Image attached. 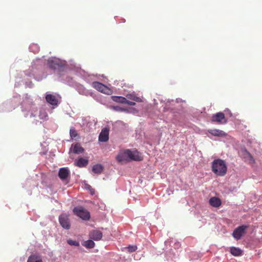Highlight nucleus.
Instances as JSON below:
<instances>
[{"mask_svg": "<svg viewBox=\"0 0 262 262\" xmlns=\"http://www.w3.org/2000/svg\"><path fill=\"white\" fill-rule=\"evenodd\" d=\"M211 170L217 176L223 177L227 171V166L224 160L221 159H215L212 162Z\"/></svg>", "mask_w": 262, "mask_h": 262, "instance_id": "f257e3e1", "label": "nucleus"}, {"mask_svg": "<svg viewBox=\"0 0 262 262\" xmlns=\"http://www.w3.org/2000/svg\"><path fill=\"white\" fill-rule=\"evenodd\" d=\"M73 212L75 214L83 220L87 221L90 218V212L82 207H75L73 209Z\"/></svg>", "mask_w": 262, "mask_h": 262, "instance_id": "f03ea898", "label": "nucleus"}, {"mask_svg": "<svg viewBox=\"0 0 262 262\" xmlns=\"http://www.w3.org/2000/svg\"><path fill=\"white\" fill-rule=\"evenodd\" d=\"M92 85L94 89L102 93L108 95H112L113 93V91L111 89L99 82H93Z\"/></svg>", "mask_w": 262, "mask_h": 262, "instance_id": "7ed1b4c3", "label": "nucleus"}, {"mask_svg": "<svg viewBox=\"0 0 262 262\" xmlns=\"http://www.w3.org/2000/svg\"><path fill=\"white\" fill-rule=\"evenodd\" d=\"M59 222L60 225L63 228L68 230L71 227V224L69 217V215L66 213H62L59 216Z\"/></svg>", "mask_w": 262, "mask_h": 262, "instance_id": "20e7f679", "label": "nucleus"}, {"mask_svg": "<svg viewBox=\"0 0 262 262\" xmlns=\"http://www.w3.org/2000/svg\"><path fill=\"white\" fill-rule=\"evenodd\" d=\"M248 228V226L242 225L236 228L232 233V236L236 240H239L242 236L245 233L246 230Z\"/></svg>", "mask_w": 262, "mask_h": 262, "instance_id": "39448f33", "label": "nucleus"}, {"mask_svg": "<svg viewBox=\"0 0 262 262\" xmlns=\"http://www.w3.org/2000/svg\"><path fill=\"white\" fill-rule=\"evenodd\" d=\"M128 151V156L129 158V161L134 160V161H141L142 160V157L141 156V154L138 151L134 150H131L129 149H127Z\"/></svg>", "mask_w": 262, "mask_h": 262, "instance_id": "423d86ee", "label": "nucleus"}, {"mask_svg": "<svg viewBox=\"0 0 262 262\" xmlns=\"http://www.w3.org/2000/svg\"><path fill=\"white\" fill-rule=\"evenodd\" d=\"M211 121L219 123H225L226 122L225 114L222 112H219L213 115L211 117Z\"/></svg>", "mask_w": 262, "mask_h": 262, "instance_id": "0eeeda50", "label": "nucleus"}, {"mask_svg": "<svg viewBox=\"0 0 262 262\" xmlns=\"http://www.w3.org/2000/svg\"><path fill=\"white\" fill-rule=\"evenodd\" d=\"M48 65L50 68L53 69H58L62 67L61 61L57 59H49Z\"/></svg>", "mask_w": 262, "mask_h": 262, "instance_id": "6e6552de", "label": "nucleus"}, {"mask_svg": "<svg viewBox=\"0 0 262 262\" xmlns=\"http://www.w3.org/2000/svg\"><path fill=\"white\" fill-rule=\"evenodd\" d=\"M70 174V171L68 168L63 167L59 169L58 172V177L61 180H67Z\"/></svg>", "mask_w": 262, "mask_h": 262, "instance_id": "1a4fd4ad", "label": "nucleus"}, {"mask_svg": "<svg viewBox=\"0 0 262 262\" xmlns=\"http://www.w3.org/2000/svg\"><path fill=\"white\" fill-rule=\"evenodd\" d=\"M109 129L104 128L102 129L99 136V140L101 142H106L108 140Z\"/></svg>", "mask_w": 262, "mask_h": 262, "instance_id": "9d476101", "label": "nucleus"}, {"mask_svg": "<svg viewBox=\"0 0 262 262\" xmlns=\"http://www.w3.org/2000/svg\"><path fill=\"white\" fill-rule=\"evenodd\" d=\"M128 151L127 149L124 150V151H122L119 152V154L117 156L116 159L119 162H122L124 161H129V158L128 156Z\"/></svg>", "mask_w": 262, "mask_h": 262, "instance_id": "9b49d317", "label": "nucleus"}, {"mask_svg": "<svg viewBox=\"0 0 262 262\" xmlns=\"http://www.w3.org/2000/svg\"><path fill=\"white\" fill-rule=\"evenodd\" d=\"M46 100L48 103L52 105H57L58 103V99L56 96L52 94H47L46 96Z\"/></svg>", "mask_w": 262, "mask_h": 262, "instance_id": "f8f14e48", "label": "nucleus"}, {"mask_svg": "<svg viewBox=\"0 0 262 262\" xmlns=\"http://www.w3.org/2000/svg\"><path fill=\"white\" fill-rule=\"evenodd\" d=\"M90 237L95 241H99L102 237V233L99 230H93L90 232Z\"/></svg>", "mask_w": 262, "mask_h": 262, "instance_id": "ddd939ff", "label": "nucleus"}, {"mask_svg": "<svg viewBox=\"0 0 262 262\" xmlns=\"http://www.w3.org/2000/svg\"><path fill=\"white\" fill-rule=\"evenodd\" d=\"M89 161L87 159L83 158H79L75 161V165L79 167H85L88 164Z\"/></svg>", "mask_w": 262, "mask_h": 262, "instance_id": "4468645a", "label": "nucleus"}, {"mask_svg": "<svg viewBox=\"0 0 262 262\" xmlns=\"http://www.w3.org/2000/svg\"><path fill=\"white\" fill-rule=\"evenodd\" d=\"M210 204L214 207H218L221 205V200L216 197H212L209 200Z\"/></svg>", "mask_w": 262, "mask_h": 262, "instance_id": "2eb2a0df", "label": "nucleus"}, {"mask_svg": "<svg viewBox=\"0 0 262 262\" xmlns=\"http://www.w3.org/2000/svg\"><path fill=\"white\" fill-rule=\"evenodd\" d=\"M208 132L214 136L224 137L226 135V134L224 132L216 129H210L208 130Z\"/></svg>", "mask_w": 262, "mask_h": 262, "instance_id": "dca6fc26", "label": "nucleus"}, {"mask_svg": "<svg viewBox=\"0 0 262 262\" xmlns=\"http://www.w3.org/2000/svg\"><path fill=\"white\" fill-rule=\"evenodd\" d=\"M230 253L234 256H239L243 255V251L239 248L231 247L230 248Z\"/></svg>", "mask_w": 262, "mask_h": 262, "instance_id": "f3484780", "label": "nucleus"}, {"mask_svg": "<svg viewBox=\"0 0 262 262\" xmlns=\"http://www.w3.org/2000/svg\"><path fill=\"white\" fill-rule=\"evenodd\" d=\"M103 167L102 165L97 164L94 165L92 167V171L96 174H100L103 170Z\"/></svg>", "mask_w": 262, "mask_h": 262, "instance_id": "a211bd4d", "label": "nucleus"}, {"mask_svg": "<svg viewBox=\"0 0 262 262\" xmlns=\"http://www.w3.org/2000/svg\"><path fill=\"white\" fill-rule=\"evenodd\" d=\"M84 150V148L81 146V145L79 143H77L74 146L73 151L74 154H79L83 153Z\"/></svg>", "mask_w": 262, "mask_h": 262, "instance_id": "6ab92c4d", "label": "nucleus"}, {"mask_svg": "<svg viewBox=\"0 0 262 262\" xmlns=\"http://www.w3.org/2000/svg\"><path fill=\"white\" fill-rule=\"evenodd\" d=\"M27 262H43L39 256L33 254L30 255L27 260Z\"/></svg>", "mask_w": 262, "mask_h": 262, "instance_id": "aec40b11", "label": "nucleus"}, {"mask_svg": "<svg viewBox=\"0 0 262 262\" xmlns=\"http://www.w3.org/2000/svg\"><path fill=\"white\" fill-rule=\"evenodd\" d=\"M112 100L115 102L125 104L126 102V98L122 96H113L111 97Z\"/></svg>", "mask_w": 262, "mask_h": 262, "instance_id": "412c9836", "label": "nucleus"}, {"mask_svg": "<svg viewBox=\"0 0 262 262\" xmlns=\"http://www.w3.org/2000/svg\"><path fill=\"white\" fill-rule=\"evenodd\" d=\"M83 246L88 249L93 248L95 246V243L91 239L88 240L82 244Z\"/></svg>", "mask_w": 262, "mask_h": 262, "instance_id": "4be33fe9", "label": "nucleus"}, {"mask_svg": "<svg viewBox=\"0 0 262 262\" xmlns=\"http://www.w3.org/2000/svg\"><path fill=\"white\" fill-rule=\"evenodd\" d=\"M126 97L128 99H130L136 102H140L142 101V99L140 97H138L133 94H128L126 95Z\"/></svg>", "mask_w": 262, "mask_h": 262, "instance_id": "5701e85b", "label": "nucleus"}, {"mask_svg": "<svg viewBox=\"0 0 262 262\" xmlns=\"http://www.w3.org/2000/svg\"><path fill=\"white\" fill-rule=\"evenodd\" d=\"M67 243L69 245L71 246H79V242L77 241H73L71 239H69L67 241Z\"/></svg>", "mask_w": 262, "mask_h": 262, "instance_id": "b1692460", "label": "nucleus"}, {"mask_svg": "<svg viewBox=\"0 0 262 262\" xmlns=\"http://www.w3.org/2000/svg\"><path fill=\"white\" fill-rule=\"evenodd\" d=\"M70 136L72 139L76 138L78 136L77 131L74 128H71L70 130Z\"/></svg>", "mask_w": 262, "mask_h": 262, "instance_id": "393cba45", "label": "nucleus"}, {"mask_svg": "<svg viewBox=\"0 0 262 262\" xmlns=\"http://www.w3.org/2000/svg\"><path fill=\"white\" fill-rule=\"evenodd\" d=\"M125 248L127 249L129 252H135L137 249V246L129 245L128 247H125Z\"/></svg>", "mask_w": 262, "mask_h": 262, "instance_id": "a878e982", "label": "nucleus"}, {"mask_svg": "<svg viewBox=\"0 0 262 262\" xmlns=\"http://www.w3.org/2000/svg\"><path fill=\"white\" fill-rule=\"evenodd\" d=\"M125 104H127L130 106H134L136 105V103L135 102L128 101L126 99V102H125Z\"/></svg>", "mask_w": 262, "mask_h": 262, "instance_id": "bb28decb", "label": "nucleus"}, {"mask_svg": "<svg viewBox=\"0 0 262 262\" xmlns=\"http://www.w3.org/2000/svg\"><path fill=\"white\" fill-rule=\"evenodd\" d=\"M248 156H249V159L251 163H254V159L253 157L249 154L248 153Z\"/></svg>", "mask_w": 262, "mask_h": 262, "instance_id": "cd10ccee", "label": "nucleus"}, {"mask_svg": "<svg viewBox=\"0 0 262 262\" xmlns=\"http://www.w3.org/2000/svg\"><path fill=\"white\" fill-rule=\"evenodd\" d=\"M114 108L116 110V111H122L123 110V108L119 107V106H114Z\"/></svg>", "mask_w": 262, "mask_h": 262, "instance_id": "c85d7f7f", "label": "nucleus"}]
</instances>
